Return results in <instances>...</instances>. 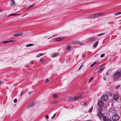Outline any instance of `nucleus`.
Returning a JSON list of instances; mask_svg holds the SVG:
<instances>
[{"mask_svg": "<svg viewBox=\"0 0 121 121\" xmlns=\"http://www.w3.org/2000/svg\"><path fill=\"white\" fill-rule=\"evenodd\" d=\"M121 76V73L118 72L115 73L113 75V79L114 80L116 81L117 79Z\"/></svg>", "mask_w": 121, "mask_h": 121, "instance_id": "obj_1", "label": "nucleus"}, {"mask_svg": "<svg viewBox=\"0 0 121 121\" xmlns=\"http://www.w3.org/2000/svg\"><path fill=\"white\" fill-rule=\"evenodd\" d=\"M119 117L118 115L115 114L112 117V119L114 121H116L119 118Z\"/></svg>", "mask_w": 121, "mask_h": 121, "instance_id": "obj_2", "label": "nucleus"}, {"mask_svg": "<svg viewBox=\"0 0 121 121\" xmlns=\"http://www.w3.org/2000/svg\"><path fill=\"white\" fill-rule=\"evenodd\" d=\"M97 39L95 38H90L87 39L86 40L87 41L94 42Z\"/></svg>", "mask_w": 121, "mask_h": 121, "instance_id": "obj_3", "label": "nucleus"}, {"mask_svg": "<svg viewBox=\"0 0 121 121\" xmlns=\"http://www.w3.org/2000/svg\"><path fill=\"white\" fill-rule=\"evenodd\" d=\"M108 99V96L106 95H103L101 98V100L105 101Z\"/></svg>", "mask_w": 121, "mask_h": 121, "instance_id": "obj_4", "label": "nucleus"}, {"mask_svg": "<svg viewBox=\"0 0 121 121\" xmlns=\"http://www.w3.org/2000/svg\"><path fill=\"white\" fill-rule=\"evenodd\" d=\"M104 103L102 101L100 100L98 103V105L100 107H101L104 105Z\"/></svg>", "mask_w": 121, "mask_h": 121, "instance_id": "obj_5", "label": "nucleus"}, {"mask_svg": "<svg viewBox=\"0 0 121 121\" xmlns=\"http://www.w3.org/2000/svg\"><path fill=\"white\" fill-rule=\"evenodd\" d=\"M73 43L74 44H78L80 45H83L84 44L79 41H76L74 42Z\"/></svg>", "mask_w": 121, "mask_h": 121, "instance_id": "obj_6", "label": "nucleus"}, {"mask_svg": "<svg viewBox=\"0 0 121 121\" xmlns=\"http://www.w3.org/2000/svg\"><path fill=\"white\" fill-rule=\"evenodd\" d=\"M103 120V121H112L110 119L107 118L105 116H104Z\"/></svg>", "mask_w": 121, "mask_h": 121, "instance_id": "obj_7", "label": "nucleus"}, {"mask_svg": "<svg viewBox=\"0 0 121 121\" xmlns=\"http://www.w3.org/2000/svg\"><path fill=\"white\" fill-rule=\"evenodd\" d=\"M59 53H55L51 54V56L52 57H56L59 55Z\"/></svg>", "mask_w": 121, "mask_h": 121, "instance_id": "obj_8", "label": "nucleus"}, {"mask_svg": "<svg viewBox=\"0 0 121 121\" xmlns=\"http://www.w3.org/2000/svg\"><path fill=\"white\" fill-rule=\"evenodd\" d=\"M97 116L99 117L100 118H101L102 117L103 118V117L104 116H103V113H102L101 112H99L98 113Z\"/></svg>", "mask_w": 121, "mask_h": 121, "instance_id": "obj_9", "label": "nucleus"}, {"mask_svg": "<svg viewBox=\"0 0 121 121\" xmlns=\"http://www.w3.org/2000/svg\"><path fill=\"white\" fill-rule=\"evenodd\" d=\"M23 34V33H17L14 34V36L16 37L22 35Z\"/></svg>", "mask_w": 121, "mask_h": 121, "instance_id": "obj_10", "label": "nucleus"}, {"mask_svg": "<svg viewBox=\"0 0 121 121\" xmlns=\"http://www.w3.org/2000/svg\"><path fill=\"white\" fill-rule=\"evenodd\" d=\"M34 105V104L33 102H32L31 103H30V104H29L28 106H27V108H29L30 107H33Z\"/></svg>", "mask_w": 121, "mask_h": 121, "instance_id": "obj_11", "label": "nucleus"}, {"mask_svg": "<svg viewBox=\"0 0 121 121\" xmlns=\"http://www.w3.org/2000/svg\"><path fill=\"white\" fill-rule=\"evenodd\" d=\"M10 2L11 6L13 7L15 5L14 0H11Z\"/></svg>", "mask_w": 121, "mask_h": 121, "instance_id": "obj_12", "label": "nucleus"}, {"mask_svg": "<svg viewBox=\"0 0 121 121\" xmlns=\"http://www.w3.org/2000/svg\"><path fill=\"white\" fill-rule=\"evenodd\" d=\"M63 37H60L58 38L55 39V41H61L64 39Z\"/></svg>", "mask_w": 121, "mask_h": 121, "instance_id": "obj_13", "label": "nucleus"}, {"mask_svg": "<svg viewBox=\"0 0 121 121\" xmlns=\"http://www.w3.org/2000/svg\"><path fill=\"white\" fill-rule=\"evenodd\" d=\"M113 99L114 100H117L118 99V95H114L113 97Z\"/></svg>", "mask_w": 121, "mask_h": 121, "instance_id": "obj_14", "label": "nucleus"}, {"mask_svg": "<svg viewBox=\"0 0 121 121\" xmlns=\"http://www.w3.org/2000/svg\"><path fill=\"white\" fill-rule=\"evenodd\" d=\"M99 43V42L98 41H96L95 43H94L93 45V46L94 48L96 47L97 46L98 43Z\"/></svg>", "mask_w": 121, "mask_h": 121, "instance_id": "obj_15", "label": "nucleus"}, {"mask_svg": "<svg viewBox=\"0 0 121 121\" xmlns=\"http://www.w3.org/2000/svg\"><path fill=\"white\" fill-rule=\"evenodd\" d=\"M52 96L55 99H57L58 97L57 94L56 93L53 94Z\"/></svg>", "mask_w": 121, "mask_h": 121, "instance_id": "obj_16", "label": "nucleus"}, {"mask_svg": "<svg viewBox=\"0 0 121 121\" xmlns=\"http://www.w3.org/2000/svg\"><path fill=\"white\" fill-rule=\"evenodd\" d=\"M82 96L81 95H80L79 96H75L74 97V98L75 99V100L78 99V98H80Z\"/></svg>", "mask_w": 121, "mask_h": 121, "instance_id": "obj_17", "label": "nucleus"}, {"mask_svg": "<svg viewBox=\"0 0 121 121\" xmlns=\"http://www.w3.org/2000/svg\"><path fill=\"white\" fill-rule=\"evenodd\" d=\"M98 63V61H96L94 63H93V64H92L91 65V67L94 66L97 63Z\"/></svg>", "mask_w": 121, "mask_h": 121, "instance_id": "obj_18", "label": "nucleus"}, {"mask_svg": "<svg viewBox=\"0 0 121 121\" xmlns=\"http://www.w3.org/2000/svg\"><path fill=\"white\" fill-rule=\"evenodd\" d=\"M105 67L101 68L99 70L98 72V73H100L104 69Z\"/></svg>", "mask_w": 121, "mask_h": 121, "instance_id": "obj_19", "label": "nucleus"}, {"mask_svg": "<svg viewBox=\"0 0 121 121\" xmlns=\"http://www.w3.org/2000/svg\"><path fill=\"white\" fill-rule=\"evenodd\" d=\"M91 16L92 18H95L97 17L96 14L92 15Z\"/></svg>", "mask_w": 121, "mask_h": 121, "instance_id": "obj_20", "label": "nucleus"}, {"mask_svg": "<svg viewBox=\"0 0 121 121\" xmlns=\"http://www.w3.org/2000/svg\"><path fill=\"white\" fill-rule=\"evenodd\" d=\"M97 17L100 16H102L104 15V13H98V14H96Z\"/></svg>", "mask_w": 121, "mask_h": 121, "instance_id": "obj_21", "label": "nucleus"}, {"mask_svg": "<svg viewBox=\"0 0 121 121\" xmlns=\"http://www.w3.org/2000/svg\"><path fill=\"white\" fill-rule=\"evenodd\" d=\"M35 5V4H32L30 6H29L28 8H27V9H30L32 8V7H33Z\"/></svg>", "mask_w": 121, "mask_h": 121, "instance_id": "obj_22", "label": "nucleus"}, {"mask_svg": "<svg viewBox=\"0 0 121 121\" xmlns=\"http://www.w3.org/2000/svg\"><path fill=\"white\" fill-rule=\"evenodd\" d=\"M43 55V54L42 53H40L38 54L37 56V57H39L40 56H42Z\"/></svg>", "mask_w": 121, "mask_h": 121, "instance_id": "obj_23", "label": "nucleus"}, {"mask_svg": "<svg viewBox=\"0 0 121 121\" xmlns=\"http://www.w3.org/2000/svg\"><path fill=\"white\" fill-rule=\"evenodd\" d=\"M34 45V44H29L27 45H26V47H30L31 46H33Z\"/></svg>", "mask_w": 121, "mask_h": 121, "instance_id": "obj_24", "label": "nucleus"}, {"mask_svg": "<svg viewBox=\"0 0 121 121\" xmlns=\"http://www.w3.org/2000/svg\"><path fill=\"white\" fill-rule=\"evenodd\" d=\"M17 14H14V13H12L10 15H9V16H8L7 17H9L11 16H14L15 15H17Z\"/></svg>", "mask_w": 121, "mask_h": 121, "instance_id": "obj_25", "label": "nucleus"}, {"mask_svg": "<svg viewBox=\"0 0 121 121\" xmlns=\"http://www.w3.org/2000/svg\"><path fill=\"white\" fill-rule=\"evenodd\" d=\"M71 47L70 46H68L66 47L67 49L68 50H71Z\"/></svg>", "mask_w": 121, "mask_h": 121, "instance_id": "obj_26", "label": "nucleus"}, {"mask_svg": "<svg viewBox=\"0 0 121 121\" xmlns=\"http://www.w3.org/2000/svg\"><path fill=\"white\" fill-rule=\"evenodd\" d=\"M102 110V108L100 107L99 108V112H101Z\"/></svg>", "mask_w": 121, "mask_h": 121, "instance_id": "obj_27", "label": "nucleus"}, {"mask_svg": "<svg viewBox=\"0 0 121 121\" xmlns=\"http://www.w3.org/2000/svg\"><path fill=\"white\" fill-rule=\"evenodd\" d=\"M93 107L92 106L88 111L89 112H92L93 109Z\"/></svg>", "mask_w": 121, "mask_h": 121, "instance_id": "obj_28", "label": "nucleus"}, {"mask_svg": "<svg viewBox=\"0 0 121 121\" xmlns=\"http://www.w3.org/2000/svg\"><path fill=\"white\" fill-rule=\"evenodd\" d=\"M57 34H56V35H53L51 37H50L48 38V39H50L52 37L56 36H57Z\"/></svg>", "mask_w": 121, "mask_h": 121, "instance_id": "obj_29", "label": "nucleus"}, {"mask_svg": "<svg viewBox=\"0 0 121 121\" xmlns=\"http://www.w3.org/2000/svg\"><path fill=\"white\" fill-rule=\"evenodd\" d=\"M121 14V12H119L116 13L114 14V15H115L116 16V15H119V14Z\"/></svg>", "mask_w": 121, "mask_h": 121, "instance_id": "obj_30", "label": "nucleus"}, {"mask_svg": "<svg viewBox=\"0 0 121 121\" xmlns=\"http://www.w3.org/2000/svg\"><path fill=\"white\" fill-rule=\"evenodd\" d=\"M104 34H105L104 33H101V34H98L97 35H98V36H100L103 35H104Z\"/></svg>", "mask_w": 121, "mask_h": 121, "instance_id": "obj_31", "label": "nucleus"}, {"mask_svg": "<svg viewBox=\"0 0 121 121\" xmlns=\"http://www.w3.org/2000/svg\"><path fill=\"white\" fill-rule=\"evenodd\" d=\"M2 43H9V41H3Z\"/></svg>", "mask_w": 121, "mask_h": 121, "instance_id": "obj_32", "label": "nucleus"}, {"mask_svg": "<svg viewBox=\"0 0 121 121\" xmlns=\"http://www.w3.org/2000/svg\"><path fill=\"white\" fill-rule=\"evenodd\" d=\"M120 86V85H118L117 86L115 87V88L116 89H117Z\"/></svg>", "mask_w": 121, "mask_h": 121, "instance_id": "obj_33", "label": "nucleus"}, {"mask_svg": "<svg viewBox=\"0 0 121 121\" xmlns=\"http://www.w3.org/2000/svg\"><path fill=\"white\" fill-rule=\"evenodd\" d=\"M58 101H53L52 102V103L53 104H56V103H58Z\"/></svg>", "mask_w": 121, "mask_h": 121, "instance_id": "obj_34", "label": "nucleus"}, {"mask_svg": "<svg viewBox=\"0 0 121 121\" xmlns=\"http://www.w3.org/2000/svg\"><path fill=\"white\" fill-rule=\"evenodd\" d=\"M105 55V54H102L101 55L100 57H103Z\"/></svg>", "mask_w": 121, "mask_h": 121, "instance_id": "obj_35", "label": "nucleus"}, {"mask_svg": "<svg viewBox=\"0 0 121 121\" xmlns=\"http://www.w3.org/2000/svg\"><path fill=\"white\" fill-rule=\"evenodd\" d=\"M40 61L41 62H43L44 61V60L43 59H40Z\"/></svg>", "mask_w": 121, "mask_h": 121, "instance_id": "obj_36", "label": "nucleus"}, {"mask_svg": "<svg viewBox=\"0 0 121 121\" xmlns=\"http://www.w3.org/2000/svg\"><path fill=\"white\" fill-rule=\"evenodd\" d=\"M83 66V65L82 64V65L81 66H80V67L78 69V70H79L82 67V66Z\"/></svg>", "mask_w": 121, "mask_h": 121, "instance_id": "obj_37", "label": "nucleus"}, {"mask_svg": "<svg viewBox=\"0 0 121 121\" xmlns=\"http://www.w3.org/2000/svg\"><path fill=\"white\" fill-rule=\"evenodd\" d=\"M45 117L46 119H48V116L47 115H46Z\"/></svg>", "mask_w": 121, "mask_h": 121, "instance_id": "obj_38", "label": "nucleus"}, {"mask_svg": "<svg viewBox=\"0 0 121 121\" xmlns=\"http://www.w3.org/2000/svg\"><path fill=\"white\" fill-rule=\"evenodd\" d=\"M68 100H72V97H69L68 99Z\"/></svg>", "mask_w": 121, "mask_h": 121, "instance_id": "obj_39", "label": "nucleus"}, {"mask_svg": "<svg viewBox=\"0 0 121 121\" xmlns=\"http://www.w3.org/2000/svg\"><path fill=\"white\" fill-rule=\"evenodd\" d=\"M56 114V113L52 117V118H51L52 119H53L54 117Z\"/></svg>", "mask_w": 121, "mask_h": 121, "instance_id": "obj_40", "label": "nucleus"}, {"mask_svg": "<svg viewBox=\"0 0 121 121\" xmlns=\"http://www.w3.org/2000/svg\"><path fill=\"white\" fill-rule=\"evenodd\" d=\"M92 77L90 79V80L89 81V82H91L92 81Z\"/></svg>", "mask_w": 121, "mask_h": 121, "instance_id": "obj_41", "label": "nucleus"}, {"mask_svg": "<svg viewBox=\"0 0 121 121\" xmlns=\"http://www.w3.org/2000/svg\"><path fill=\"white\" fill-rule=\"evenodd\" d=\"M49 81V79H47L46 80L45 82H48Z\"/></svg>", "mask_w": 121, "mask_h": 121, "instance_id": "obj_42", "label": "nucleus"}, {"mask_svg": "<svg viewBox=\"0 0 121 121\" xmlns=\"http://www.w3.org/2000/svg\"><path fill=\"white\" fill-rule=\"evenodd\" d=\"M14 102L15 103L16 102H17V99H15L14 100Z\"/></svg>", "mask_w": 121, "mask_h": 121, "instance_id": "obj_43", "label": "nucleus"}, {"mask_svg": "<svg viewBox=\"0 0 121 121\" xmlns=\"http://www.w3.org/2000/svg\"><path fill=\"white\" fill-rule=\"evenodd\" d=\"M84 105L86 106V105H87V103L86 102H84Z\"/></svg>", "mask_w": 121, "mask_h": 121, "instance_id": "obj_44", "label": "nucleus"}, {"mask_svg": "<svg viewBox=\"0 0 121 121\" xmlns=\"http://www.w3.org/2000/svg\"><path fill=\"white\" fill-rule=\"evenodd\" d=\"M23 93H24L23 91H22L21 92V96L22 95H23Z\"/></svg>", "mask_w": 121, "mask_h": 121, "instance_id": "obj_45", "label": "nucleus"}, {"mask_svg": "<svg viewBox=\"0 0 121 121\" xmlns=\"http://www.w3.org/2000/svg\"><path fill=\"white\" fill-rule=\"evenodd\" d=\"M88 17L89 18H92L91 15L89 16Z\"/></svg>", "mask_w": 121, "mask_h": 121, "instance_id": "obj_46", "label": "nucleus"}, {"mask_svg": "<svg viewBox=\"0 0 121 121\" xmlns=\"http://www.w3.org/2000/svg\"><path fill=\"white\" fill-rule=\"evenodd\" d=\"M74 97H72V100H73V101H74V100H74Z\"/></svg>", "mask_w": 121, "mask_h": 121, "instance_id": "obj_47", "label": "nucleus"}, {"mask_svg": "<svg viewBox=\"0 0 121 121\" xmlns=\"http://www.w3.org/2000/svg\"><path fill=\"white\" fill-rule=\"evenodd\" d=\"M3 82L2 81H0V84H3Z\"/></svg>", "mask_w": 121, "mask_h": 121, "instance_id": "obj_48", "label": "nucleus"}, {"mask_svg": "<svg viewBox=\"0 0 121 121\" xmlns=\"http://www.w3.org/2000/svg\"><path fill=\"white\" fill-rule=\"evenodd\" d=\"M104 65H105V64H103L101 66H100L101 67H103V66H104Z\"/></svg>", "mask_w": 121, "mask_h": 121, "instance_id": "obj_49", "label": "nucleus"}, {"mask_svg": "<svg viewBox=\"0 0 121 121\" xmlns=\"http://www.w3.org/2000/svg\"><path fill=\"white\" fill-rule=\"evenodd\" d=\"M13 41L11 40H10V41H9V43H10V42H13Z\"/></svg>", "mask_w": 121, "mask_h": 121, "instance_id": "obj_50", "label": "nucleus"}, {"mask_svg": "<svg viewBox=\"0 0 121 121\" xmlns=\"http://www.w3.org/2000/svg\"><path fill=\"white\" fill-rule=\"evenodd\" d=\"M30 64H33V62L32 61H30Z\"/></svg>", "mask_w": 121, "mask_h": 121, "instance_id": "obj_51", "label": "nucleus"}, {"mask_svg": "<svg viewBox=\"0 0 121 121\" xmlns=\"http://www.w3.org/2000/svg\"><path fill=\"white\" fill-rule=\"evenodd\" d=\"M31 92H31V91L29 92L28 93V95H30V94L31 93Z\"/></svg>", "mask_w": 121, "mask_h": 121, "instance_id": "obj_52", "label": "nucleus"}, {"mask_svg": "<svg viewBox=\"0 0 121 121\" xmlns=\"http://www.w3.org/2000/svg\"><path fill=\"white\" fill-rule=\"evenodd\" d=\"M108 72H107V73H106V74H107V75H109V74L108 73Z\"/></svg>", "mask_w": 121, "mask_h": 121, "instance_id": "obj_53", "label": "nucleus"}, {"mask_svg": "<svg viewBox=\"0 0 121 121\" xmlns=\"http://www.w3.org/2000/svg\"><path fill=\"white\" fill-rule=\"evenodd\" d=\"M82 56L83 57H84L85 56V54H83Z\"/></svg>", "mask_w": 121, "mask_h": 121, "instance_id": "obj_54", "label": "nucleus"}, {"mask_svg": "<svg viewBox=\"0 0 121 121\" xmlns=\"http://www.w3.org/2000/svg\"><path fill=\"white\" fill-rule=\"evenodd\" d=\"M104 80H106V78H104Z\"/></svg>", "mask_w": 121, "mask_h": 121, "instance_id": "obj_55", "label": "nucleus"}, {"mask_svg": "<svg viewBox=\"0 0 121 121\" xmlns=\"http://www.w3.org/2000/svg\"><path fill=\"white\" fill-rule=\"evenodd\" d=\"M26 66L27 67L28 66V65H26Z\"/></svg>", "mask_w": 121, "mask_h": 121, "instance_id": "obj_56", "label": "nucleus"}, {"mask_svg": "<svg viewBox=\"0 0 121 121\" xmlns=\"http://www.w3.org/2000/svg\"><path fill=\"white\" fill-rule=\"evenodd\" d=\"M92 121L90 120H88L87 121Z\"/></svg>", "mask_w": 121, "mask_h": 121, "instance_id": "obj_57", "label": "nucleus"}, {"mask_svg": "<svg viewBox=\"0 0 121 121\" xmlns=\"http://www.w3.org/2000/svg\"><path fill=\"white\" fill-rule=\"evenodd\" d=\"M1 11V10H0V12Z\"/></svg>", "mask_w": 121, "mask_h": 121, "instance_id": "obj_58", "label": "nucleus"}]
</instances>
